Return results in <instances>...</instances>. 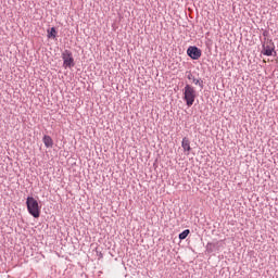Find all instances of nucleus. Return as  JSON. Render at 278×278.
<instances>
[{
    "mask_svg": "<svg viewBox=\"0 0 278 278\" xmlns=\"http://www.w3.org/2000/svg\"><path fill=\"white\" fill-rule=\"evenodd\" d=\"M26 207L30 216L40 218V205L38 204V200H35L34 197H28L26 199Z\"/></svg>",
    "mask_w": 278,
    "mask_h": 278,
    "instance_id": "f257e3e1",
    "label": "nucleus"
},
{
    "mask_svg": "<svg viewBox=\"0 0 278 278\" xmlns=\"http://www.w3.org/2000/svg\"><path fill=\"white\" fill-rule=\"evenodd\" d=\"M194 99H197V90L192 85H186L184 89V101H186L188 108L194 105Z\"/></svg>",
    "mask_w": 278,
    "mask_h": 278,
    "instance_id": "f03ea898",
    "label": "nucleus"
},
{
    "mask_svg": "<svg viewBox=\"0 0 278 278\" xmlns=\"http://www.w3.org/2000/svg\"><path fill=\"white\" fill-rule=\"evenodd\" d=\"M62 60L65 68H73V66H75V59H73V52L70 50L62 52Z\"/></svg>",
    "mask_w": 278,
    "mask_h": 278,
    "instance_id": "7ed1b4c3",
    "label": "nucleus"
},
{
    "mask_svg": "<svg viewBox=\"0 0 278 278\" xmlns=\"http://www.w3.org/2000/svg\"><path fill=\"white\" fill-rule=\"evenodd\" d=\"M187 55L191 58V60H199L201 58L202 52L197 46H191L187 49Z\"/></svg>",
    "mask_w": 278,
    "mask_h": 278,
    "instance_id": "20e7f679",
    "label": "nucleus"
},
{
    "mask_svg": "<svg viewBox=\"0 0 278 278\" xmlns=\"http://www.w3.org/2000/svg\"><path fill=\"white\" fill-rule=\"evenodd\" d=\"M275 51V42L273 40H268L266 43L263 45L262 53L263 55H267L268 58L273 55Z\"/></svg>",
    "mask_w": 278,
    "mask_h": 278,
    "instance_id": "39448f33",
    "label": "nucleus"
},
{
    "mask_svg": "<svg viewBox=\"0 0 278 278\" xmlns=\"http://www.w3.org/2000/svg\"><path fill=\"white\" fill-rule=\"evenodd\" d=\"M187 79H190L194 84V86H200V88H203V80L195 78L192 73H189L187 75Z\"/></svg>",
    "mask_w": 278,
    "mask_h": 278,
    "instance_id": "423d86ee",
    "label": "nucleus"
},
{
    "mask_svg": "<svg viewBox=\"0 0 278 278\" xmlns=\"http://www.w3.org/2000/svg\"><path fill=\"white\" fill-rule=\"evenodd\" d=\"M181 147L187 153H190V151H192V148L190 147V139H188V137H185L182 139Z\"/></svg>",
    "mask_w": 278,
    "mask_h": 278,
    "instance_id": "0eeeda50",
    "label": "nucleus"
},
{
    "mask_svg": "<svg viewBox=\"0 0 278 278\" xmlns=\"http://www.w3.org/2000/svg\"><path fill=\"white\" fill-rule=\"evenodd\" d=\"M42 141H43L45 147H47V149L53 148V139L51 138V136H49V135L43 136Z\"/></svg>",
    "mask_w": 278,
    "mask_h": 278,
    "instance_id": "6e6552de",
    "label": "nucleus"
},
{
    "mask_svg": "<svg viewBox=\"0 0 278 278\" xmlns=\"http://www.w3.org/2000/svg\"><path fill=\"white\" fill-rule=\"evenodd\" d=\"M190 236V229H186L182 232L179 233L178 238L179 240H186Z\"/></svg>",
    "mask_w": 278,
    "mask_h": 278,
    "instance_id": "1a4fd4ad",
    "label": "nucleus"
},
{
    "mask_svg": "<svg viewBox=\"0 0 278 278\" xmlns=\"http://www.w3.org/2000/svg\"><path fill=\"white\" fill-rule=\"evenodd\" d=\"M58 34V30H55V27H52L50 30H48V38H55Z\"/></svg>",
    "mask_w": 278,
    "mask_h": 278,
    "instance_id": "9d476101",
    "label": "nucleus"
}]
</instances>
